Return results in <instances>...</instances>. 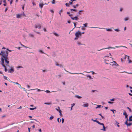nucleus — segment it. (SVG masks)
Returning a JSON list of instances; mask_svg holds the SVG:
<instances>
[{"mask_svg":"<svg viewBox=\"0 0 132 132\" xmlns=\"http://www.w3.org/2000/svg\"><path fill=\"white\" fill-rule=\"evenodd\" d=\"M105 62L107 64H110V63H112V61H111L113 60V59L111 57H110L108 56H105L104 58Z\"/></svg>","mask_w":132,"mask_h":132,"instance_id":"obj_1","label":"nucleus"},{"mask_svg":"<svg viewBox=\"0 0 132 132\" xmlns=\"http://www.w3.org/2000/svg\"><path fill=\"white\" fill-rule=\"evenodd\" d=\"M9 63H6L5 62V60H3V59L2 60V61H1V64L2 65V66L4 67L5 68V71H7V70L6 69V66H9Z\"/></svg>","mask_w":132,"mask_h":132,"instance_id":"obj_2","label":"nucleus"},{"mask_svg":"<svg viewBox=\"0 0 132 132\" xmlns=\"http://www.w3.org/2000/svg\"><path fill=\"white\" fill-rule=\"evenodd\" d=\"M75 35L76 36V37L75 38V40H77L79 37L81 36V33L79 31H78L77 32H76L75 34Z\"/></svg>","mask_w":132,"mask_h":132,"instance_id":"obj_3","label":"nucleus"},{"mask_svg":"<svg viewBox=\"0 0 132 132\" xmlns=\"http://www.w3.org/2000/svg\"><path fill=\"white\" fill-rule=\"evenodd\" d=\"M126 47H126L123 46H116L114 47H109L107 48H102L99 50H97L98 51H100V50H102L103 49H110L111 48H113L114 49L115 48H118V47Z\"/></svg>","mask_w":132,"mask_h":132,"instance_id":"obj_4","label":"nucleus"},{"mask_svg":"<svg viewBox=\"0 0 132 132\" xmlns=\"http://www.w3.org/2000/svg\"><path fill=\"white\" fill-rule=\"evenodd\" d=\"M24 16H26V15L24 14V12L22 14H18L16 15V17L18 18H20Z\"/></svg>","mask_w":132,"mask_h":132,"instance_id":"obj_5","label":"nucleus"},{"mask_svg":"<svg viewBox=\"0 0 132 132\" xmlns=\"http://www.w3.org/2000/svg\"><path fill=\"white\" fill-rule=\"evenodd\" d=\"M10 82L12 83H14L15 84H17V85H18V87L19 88H22V87L21 86V85L20 84L18 83V82H13V81H10Z\"/></svg>","mask_w":132,"mask_h":132,"instance_id":"obj_6","label":"nucleus"},{"mask_svg":"<svg viewBox=\"0 0 132 132\" xmlns=\"http://www.w3.org/2000/svg\"><path fill=\"white\" fill-rule=\"evenodd\" d=\"M35 28H38L39 29H40L41 28V25L40 24H36Z\"/></svg>","mask_w":132,"mask_h":132,"instance_id":"obj_7","label":"nucleus"},{"mask_svg":"<svg viewBox=\"0 0 132 132\" xmlns=\"http://www.w3.org/2000/svg\"><path fill=\"white\" fill-rule=\"evenodd\" d=\"M112 63L113 64H112V66H117L119 65L116 63V62L114 61L112 62Z\"/></svg>","mask_w":132,"mask_h":132,"instance_id":"obj_8","label":"nucleus"},{"mask_svg":"<svg viewBox=\"0 0 132 132\" xmlns=\"http://www.w3.org/2000/svg\"><path fill=\"white\" fill-rule=\"evenodd\" d=\"M99 124L100 125H102L103 127V129H101L102 130H103L104 131H106V129H105V126H104V124L103 123H101L100 122V123H99Z\"/></svg>","mask_w":132,"mask_h":132,"instance_id":"obj_9","label":"nucleus"},{"mask_svg":"<svg viewBox=\"0 0 132 132\" xmlns=\"http://www.w3.org/2000/svg\"><path fill=\"white\" fill-rule=\"evenodd\" d=\"M89 105L87 103H83L82 106L85 107H87Z\"/></svg>","mask_w":132,"mask_h":132,"instance_id":"obj_10","label":"nucleus"},{"mask_svg":"<svg viewBox=\"0 0 132 132\" xmlns=\"http://www.w3.org/2000/svg\"><path fill=\"white\" fill-rule=\"evenodd\" d=\"M123 114L125 116L126 119H128V115L126 113L125 110H124Z\"/></svg>","mask_w":132,"mask_h":132,"instance_id":"obj_11","label":"nucleus"},{"mask_svg":"<svg viewBox=\"0 0 132 132\" xmlns=\"http://www.w3.org/2000/svg\"><path fill=\"white\" fill-rule=\"evenodd\" d=\"M71 18L73 20H78V18L77 16H76L74 17H71Z\"/></svg>","mask_w":132,"mask_h":132,"instance_id":"obj_12","label":"nucleus"},{"mask_svg":"<svg viewBox=\"0 0 132 132\" xmlns=\"http://www.w3.org/2000/svg\"><path fill=\"white\" fill-rule=\"evenodd\" d=\"M44 5V4L43 3H41L39 4V6L40 7L41 9H42Z\"/></svg>","mask_w":132,"mask_h":132,"instance_id":"obj_13","label":"nucleus"},{"mask_svg":"<svg viewBox=\"0 0 132 132\" xmlns=\"http://www.w3.org/2000/svg\"><path fill=\"white\" fill-rule=\"evenodd\" d=\"M55 63L56 65V66H59L60 67L62 66L61 64H59L56 61L55 62Z\"/></svg>","mask_w":132,"mask_h":132,"instance_id":"obj_14","label":"nucleus"},{"mask_svg":"<svg viewBox=\"0 0 132 132\" xmlns=\"http://www.w3.org/2000/svg\"><path fill=\"white\" fill-rule=\"evenodd\" d=\"M127 56L128 57V61H129L128 63H131V62H132L129 59V56Z\"/></svg>","mask_w":132,"mask_h":132,"instance_id":"obj_15","label":"nucleus"},{"mask_svg":"<svg viewBox=\"0 0 132 132\" xmlns=\"http://www.w3.org/2000/svg\"><path fill=\"white\" fill-rule=\"evenodd\" d=\"M4 79H5L6 80H8L9 81H10V80L9 79H8L7 78L6 76H4Z\"/></svg>","mask_w":132,"mask_h":132,"instance_id":"obj_16","label":"nucleus"},{"mask_svg":"<svg viewBox=\"0 0 132 132\" xmlns=\"http://www.w3.org/2000/svg\"><path fill=\"white\" fill-rule=\"evenodd\" d=\"M116 124H117V126L118 127H120V126L119 125V123L116 121Z\"/></svg>","mask_w":132,"mask_h":132,"instance_id":"obj_17","label":"nucleus"},{"mask_svg":"<svg viewBox=\"0 0 132 132\" xmlns=\"http://www.w3.org/2000/svg\"><path fill=\"white\" fill-rule=\"evenodd\" d=\"M79 6V5L78 4H76V5H73V7L74 8H76L78 6Z\"/></svg>","mask_w":132,"mask_h":132,"instance_id":"obj_18","label":"nucleus"},{"mask_svg":"<svg viewBox=\"0 0 132 132\" xmlns=\"http://www.w3.org/2000/svg\"><path fill=\"white\" fill-rule=\"evenodd\" d=\"M75 96L76 97L78 98H81V96H80L78 95H76Z\"/></svg>","mask_w":132,"mask_h":132,"instance_id":"obj_19","label":"nucleus"},{"mask_svg":"<svg viewBox=\"0 0 132 132\" xmlns=\"http://www.w3.org/2000/svg\"><path fill=\"white\" fill-rule=\"evenodd\" d=\"M53 34L56 36L58 37L59 36V35L56 32H54Z\"/></svg>","mask_w":132,"mask_h":132,"instance_id":"obj_20","label":"nucleus"},{"mask_svg":"<svg viewBox=\"0 0 132 132\" xmlns=\"http://www.w3.org/2000/svg\"><path fill=\"white\" fill-rule=\"evenodd\" d=\"M86 77L87 78H89L90 79H92V78L91 76L90 75H87Z\"/></svg>","mask_w":132,"mask_h":132,"instance_id":"obj_21","label":"nucleus"},{"mask_svg":"<svg viewBox=\"0 0 132 132\" xmlns=\"http://www.w3.org/2000/svg\"><path fill=\"white\" fill-rule=\"evenodd\" d=\"M63 12V10L62 9L59 12V13L60 14V16H61V12Z\"/></svg>","mask_w":132,"mask_h":132,"instance_id":"obj_22","label":"nucleus"},{"mask_svg":"<svg viewBox=\"0 0 132 132\" xmlns=\"http://www.w3.org/2000/svg\"><path fill=\"white\" fill-rule=\"evenodd\" d=\"M65 5L66 6L69 7L70 6V3H66L65 4Z\"/></svg>","mask_w":132,"mask_h":132,"instance_id":"obj_23","label":"nucleus"},{"mask_svg":"<svg viewBox=\"0 0 132 132\" xmlns=\"http://www.w3.org/2000/svg\"><path fill=\"white\" fill-rule=\"evenodd\" d=\"M35 89H37V91L38 92H39V91H43V90H41L40 89H38V88H36V89H33V90H35Z\"/></svg>","mask_w":132,"mask_h":132,"instance_id":"obj_24","label":"nucleus"},{"mask_svg":"<svg viewBox=\"0 0 132 132\" xmlns=\"http://www.w3.org/2000/svg\"><path fill=\"white\" fill-rule=\"evenodd\" d=\"M59 112L60 113V114H59L61 116H62V114L61 113V112H62L61 111V110H59Z\"/></svg>","mask_w":132,"mask_h":132,"instance_id":"obj_25","label":"nucleus"},{"mask_svg":"<svg viewBox=\"0 0 132 132\" xmlns=\"http://www.w3.org/2000/svg\"><path fill=\"white\" fill-rule=\"evenodd\" d=\"M36 109V107L34 108H30V110H34V109Z\"/></svg>","mask_w":132,"mask_h":132,"instance_id":"obj_26","label":"nucleus"},{"mask_svg":"<svg viewBox=\"0 0 132 132\" xmlns=\"http://www.w3.org/2000/svg\"><path fill=\"white\" fill-rule=\"evenodd\" d=\"M70 10L71 11H73L75 12L77 11V10L76 9H70Z\"/></svg>","mask_w":132,"mask_h":132,"instance_id":"obj_27","label":"nucleus"},{"mask_svg":"<svg viewBox=\"0 0 132 132\" xmlns=\"http://www.w3.org/2000/svg\"><path fill=\"white\" fill-rule=\"evenodd\" d=\"M53 118H54V117L53 116H52L50 117V120H52V119H53Z\"/></svg>","mask_w":132,"mask_h":132,"instance_id":"obj_28","label":"nucleus"},{"mask_svg":"<svg viewBox=\"0 0 132 132\" xmlns=\"http://www.w3.org/2000/svg\"><path fill=\"white\" fill-rule=\"evenodd\" d=\"M130 118H132V116H130L129 117V121H132V119H130Z\"/></svg>","mask_w":132,"mask_h":132,"instance_id":"obj_29","label":"nucleus"},{"mask_svg":"<svg viewBox=\"0 0 132 132\" xmlns=\"http://www.w3.org/2000/svg\"><path fill=\"white\" fill-rule=\"evenodd\" d=\"M68 72L69 73H70V74H79V73H71V72Z\"/></svg>","mask_w":132,"mask_h":132,"instance_id":"obj_30","label":"nucleus"},{"mask_svg":"<svg viewBox=\"0 0 132 132\" xmlns=\"http://www.w3.org/2000/svg\"><path fill=\"white\" fill-rule=\"evenodd\" d=\"M128 120V119H127L125 123V124L126 125H127L128 124V122H127Z\"/></svg>","mask_w":132,"mask_h":132,"instance_id":"obj_31","label":"nucleus"},{"mask_svg":"<svg viewBox=\"0 0 132 132\" xmlns=\"http://www.w3.org/2000/svg\"><path fill=\"white\" fill-rule=\"evenodd\" d=\"M131 125H132V123H128V124L127 125V126H131Z\"/></svg>","mask_w":132,"mask_h":132,"instance_id":"obj_32","label":"nucleus"},{"mask_svg":"<svg viewBox=\"0 0 132 132\" xmlns=\"http://www.w3.org/2000/svg\"><path fill=\"white\" fill-rule=\"evenodd\" d=\"M59 119H60V118H58L57 119V121L59 123L60 122H61V120L60 119V121H59Z\"/></svg>","mask_w":132,"mask_h":132,"instance_id":"obj_33","label":"nucleus"},{"mask_svg":"<svg viewBox=\"0 0 132 132\" xmlns=\"http://www.w3.org/2000/svg\"><path fill=\"white\" fill-rule=\"evenodd\" d=\"M87 23H86L84 24V27H87Z\"/></svg>","mask_w":132,"mask_h":132,"instance_id":"obj_34","label":"nucleus"},{"mask_svg":"<svg viewBox=\"0 0 132 132\" xmlns=\"http://www.w3.org/2000/svg\"><path fill=\"white\" fill-rule=\"evenodd\" d=\"M44 104L47 105H50L51 104V103H45Z\"/></svg>","mask_w":132,"mask_h":132,"instance_id":"obj_35","label":"nucleus"},{"mask_svg":"<svg viewBox=\"0 0 132 132\" xmlns=\"http://www.w3.org/2000/svg\"><path fill=\"white\" fill-rule=\"evenodd\" d=\"M52 4H54L55 3V0H53V1L52 2Z\"/></svg>","mask_w":132,"mask_h":132,"instance_id":"obj_36","label":"nucleus"},{"mask_svg":"<svg viewBox=\"0 0 132 132\" xmlns=\"http://www.w3.org/2000/svg\"><path fill=\"white\" fill-rule=\"evenodd\" d=\"M56 110L57 111H58L59 110H60V108L59 107H58V108L57 109H56Z\"/></svg>","mask_w":132,"mask_h":132,"instance_id":"obj_37","label":"nucleus"},{"mask_svg":"<svg viewBox=\"0 0 132 132\" xmlns=\"http://www.w3.org/2000/svg\"><path fill=\"white\" fill-rule=\"evenodd\" d=\"M125 21H127L128 20V17H126L124 19Z\"/></svg>","mask_w":132,"mask_h":132,"instance_id":"obj_38","label":"nucleus"},{"mask_svg":"<svg viewBox=\"0 0 132 132\" xmlns=\"http://www.w3.org/2000/svg\"><path fill=\"white\" fill-rule=\"evenodd\" d=\"M81 29L82 30H85V28H84V27L82 26L81 27Z\"/></svg>","mask_w":132,"mask_h":132,"instance_id":"obj_39","label":"nucleus"},{"mask_svg":"<svg viewBox=\"0 0 132 132\" xmlns=\"http://www.w3.org/2000/svg\"><path fill=\"white\" fill-rule=\"evenodd\" d=\"M29 35L31 37H34V35L31 34H29Z\"/></svg>","mask_w":132,"mask_h":132,"instance_id":"obj_40","label":"nucleus"},{"mask_svg":"<svg viewBox=\"0 0 132 132\" xmlns=\"http://www.w3.org/2000/svg\"><path fill=\"white\" fill-rule=\"evenodd\" d=\"M97 106L96 108H100L101 106V105H97Z\"/></svg>","mask_w":132,"mask_h":132,"instance_id":"obj_41","label":"nucleus"},{"mask_svg":"<svg viewBox=\"0 0 132 132\" xmlns=\"http://www.w3.org/2000/svg\"><path fill=\"white\" fill-rule=\"evenodd\" d=\"M45 91L47 93H50L51 92H50L49 90H46V91Z\"/></svg>","mask_w":132,"mask_h":132,"instance_id":"obj_42","label":"nucleus"},{"mask_svg":"<svg viewBox=\"0 0 132 132\" xmlns=\"http://www.w3.org/2000/svg\"><path fill=\"white\" fill-rule=\"evenodd\" d=\"M64 122V120L63 118H62V122L63 123Z\"/></svg>","mask_w":132,"mask_h":132,"instance_id":"obj_43","label":"nucleus"},{"mask_svg":"<svg viewBox=\"0 0 132 132\" xmlns=\"http://www.w3.org/2000/svg\"><path fill=\"white\" fill-rule=\"evenodd\" d=\"M110 111H112V112H113V113H114V111H116L115 110H112V109L110 110Z\"/></svg>","mask_w":132,"mask_h":132,"instance_id":"obj_44","label":"nucleus"},{"mask_svg":"<svg viewBox=\"0 0 132 132\" xmlns=\"http://www.w3.org/2000/svg\"><path fill=\"white\" fill-rule=\"evenodd\" d=\"M77 44L78 45H81V44L80 42H77Z\"/></svg>","mask_w":132,"mask_h":132,"instance_id":"obj_45","label":"nucleus"},{"mask_svg":"<svg viewBox=\"0 0 132 132\" xmlns=\"http://www.w3.org/2000/svg\"><path fill=\"white\" fill-rule=\"evenodd\" d=\"M127 109H128L129 110V111L130 112H131V109L129 107H127Z\"/></svg>","mask_w":132,"mask_h":132,"instance_id":"obj_46","label":"nucleus"},{"mask_svg":"<svg viewBox=\"0 0 132 132\" xmlns=\"http://www.w3.org/2000/svg\"><path fill=\"white\" fill-rule=\"evenodd\" d=\"M83 11V10H80V11H79V12L78 13V14H80V12H82V11Z\"/></svg>","mask_w":132,"mask_h":132,"instance_id":"obj_47","label":"nucleus"},{"mask_svg":"<svg viewBox=\"0 0 132 132\" xmlns=\"http://www.w3.org/2000/svg\"><path fill=\"white\" fill-rule=\"evenodd\" d=\"M39 52H40L42 53H44L41 50H39Z\"/></svg>","mask_w":132,"mask_h":132,"instance_id":"obj_48","label":"nucleus"},{"mask_svg":"<svg viewBox=\"0 0 132 132\" xmlns=\"http://www.w3.org/2000/svg\"><path fill=\"white\" fill-rule=\"evenodd\" d=\"M108 103L110 104H112L113 103V102H110V101H109L108 102Z\"/></svg>","mask_w":132,"mask_h":132,"instance_id":"obj_49","label":"nucleus"},{"mask_svg":"<svg viewBox=\"0 0 132 132\" xmlns=\"http://www.w3.org/2000/svg\"><path fill=\"white\" fill-rule=\"evenodd\" d=\"M13 1H10V4L11 5V4H12Z\"/></svg>","mask_w":132,"mask_h":132,"instance_id":"obj_50","label":"nucleus"},{"mask_svg":"<svg viewBox=\"0 0 132 132\" xmlns=\"http://www.w3.org/2000/svg\"><path fill=\"white\" fill-rule=\"evenodd\" d=\"M50 11L53 13H54V11L53 10H50Z\"/></svg>","mask_w":132,"mask_h":132,"instance_id":"obj_51","label":"nucleus"},{"mask_svg":"<svg viewBox=\"0 0 132 132\" xmlns=\"http://www.w3.org/2000/svg\"><path fill=\"white\" fill-rule=\"evenodd\" d=\"M43 30L45 32H46L47 31L46 28H43Z\"/></svg>","mask_w":132,"mask_h":132,"instance_id":"obj_52","label":"nucleus"},{"mask_svg":"<svg viewBox=\"0 0 132 132\" xmlns=\"http://www.w3.org/2000/svg\"><path fill=\"white\" fill-rule=\"evenodd\" d=\"M106 30L108 31H111V30L110 29H107Z\"/></svg>","mask_w":132,"mask_h":132,"instance_id":"obj_53","label":"nucleus"},{"mask_svg":"<svg viewBox=\"0 0 132 132\" xmlns=\"http://www.w3.org/2000/svg\"><path fill=\"white\" fill-rule=\"evenodd\" d=\"M32 4L33 5V6H34V5H36V4H35L34 3V2H32Z\"/></svg>","mask_w":132,"mask_h":132,"instance_id":"obj_54","label":"nucleus"},{"mask_svg":"<svg viewBox=\"0 0 132 132\" xmlns=\"http://www.w3.org/2000/svg\"><path fill=\"white\" fill-rule=\"evenodd\" d=\"M3 2L4 3H6V0H3Z\"/></svg>","mask_w":132,"mask_h":132,"instance_id":"obj_55","label":"nucleus"},{"mask_svg":"<svg viewBox=\"0 0 132 132\" xmlns=\"http://www.w3.org/2000/svg\"><path fill=\"white\" fill-rule=\"evenodd\" d=\"M7 10H8V8L7 7H6L5 9V12H6Z\"/></svg>","mask_w":132,"mask_h":132,"instance_id":"obj_56","label":"nucleus"},{"mask_svg":"<svg viewBox=\"0 0 132 132\" xmlns=\"http://www.w3.org/2000/svg\"><path fill=\"white\" fill-rule=\"evenodd\" d=\"M110 100L111 101H114V99L113 98L112 99Z\"/></svg>","mask_w":132,"mask_h":132,"instance_id":"obj_57","label":"nucleus"},{"mask_svg":"<svg viewBox=\"0 0 132 132\" xmlns=\"http://www.w3.org/2000/svg\"><path fill=\"white\" fill-rule=\"evenodd\" d=\"M75 105V103H73L72 105H72V108Z\"/></svg>","mask_w":132,"mask_h":132,"instance_id":"obj_58","label":"nucleus"},{"mask_svg":"<svg viewBox=\"0 0 132 132\" xmlns=\"http://www.w3.org/2000/svg\"><path fill=\"white\" fill-rule=\"evenodd\" d=\"M115 30L116 31H119V30L118 29H116Z\"/></svg>","mask_w":132,"mask_h":132,"instance_id":"obj_59","label":"nucleus"},{"mask_svg":"<svg viewBox=\"0 0 132 132\" xmlns=\"http://www.w3.org/2000/svg\"><path fill=\"white\" fill-rule=\"evenodd\" d=\"M10 70L11 71H12L13 72L14 71V70L13 69H12V68L11 69H10Z\"/></svg>","mask_w":132,"mask_h":132,"instance_id":"obj_60","label":"nucleus"},{"mask_svg":"<svg viewBox=\"0 0 132 132\" xmlns=\"http://www.w3.org/2000/svg\"><path fill=\"white\" fill-rule=\"evenodd\" d=\"M28 130L29 132H30V128H28Z\"/></svg>","mask_w":132,"mask_h":132,"instance_id":"obj_61","label":"nucleus"},{"mask_svg":"<svg viewBox=\"0 0 132 132\" xmlns=\"http://www.w3.org/2000/svg\"><path fill=\"white\" fill-rule=\"evenodd\" d=\"M69 3H70V4L72 5V1H71V2Z\"/></svg>","mask_w":132,"mask_h":132,"instance_id":"obj_62","label":"nucleus"},{"mask_svg":"<svg viewBox=\"0 0 132 132\" xmlns=\"http://www.w3.org/2000/svg\"><path fill=\"white\" fill-rule=\"evenodd\" d=\"M73 24H74V25L75 26V27H76V24L75 22H73Z\"/></svg>","mask_w":132,"mask_h":132,"instance_id":"obj_63","label":"nucleus"},{"mask_svg":"<svg viewBox=\"0 0 132 132\" xmlns=\"http://www.w3.org/2000/svg\"><path fill=\"white\" fill-rule=\"evenodd\" d=\"M6 3H4L3 5L4 6H6Z\"/></svg>","mask_w":132,"mask_h":132,"instance_id":"obj_64","label":"nucleus"}]
</instances>
